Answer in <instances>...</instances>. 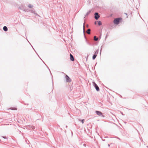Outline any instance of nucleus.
<instances>
[{
    "label": "nucleus",
    "instance_id": "1",
    "mask_svg": "<svg viewBox=\"0 0 148 148\" xmlns=\"http://www.w3.org/2000/svg\"><path fill=\"white\" fill-rule=\"evenodd\" d=\"M122 20V18H115L114 21V23L116 25H118L119 23V21Z\"/></svg>",
    "mask_w": 148,
    "mask_h": 148
},
{
    "label": "nucleus",
    "instance_id": "2",
    "mask_svg": "<svg viewBox=\"0 0 148 148\" xmlns=\"http://www.w3.org/2000/svg\"><path fill=\"white\" fill-rule=\"evenodd\" d=\"M92 83L94 86L95 87L96 90L97 91H99V89L97 85L94 82H93Z\"/></svg>",
    "mask_w": 148,
    "mask_h": 148
},
{
    "label": "nucleus",
    "instance_id": "3",
    "mask_svg": "<svg viewBox=\"0 0 148 148\" xmlns=\"http://www.w3.org/2000/svg\"><path fill=\"white\" fill-rule=\"evenodd\" d=\"M98 50L96 51L95 53V54L92 57V59L93 60H94L95 58H96V56H97V54L98 53Z\"/></svg>",
    "mask_w": 148,
    "mask_h": 148
},
{
    "label": "nucleus",
    "instance_id": "4",
    "mask_svg": "<svg viewBox=\"0 0 148 148\" xmlns=\"http://www.w3.org/2000/svg\"><path fill=\"white\" fill-rule=\"evenodd\" d=\"M96 112L97 115L99 116H100L101 115L103 117L104 116L102 114V113L100 111H96Z\"/></svg>",
    "mask_w": 148,
    "mask_h": 148
},
{
    "label": "nucleus",
    "instance_id": "5",
    "mask_svg": "<svg viewBox=\"0 0 148 148\" xmlns=\"http://www.w3.org/2000/svg\"><path fill=\"white\" fill-rule=\"evenodd\" d=\"M66 78L67 82H70L71 81V79L67 75L66 76Z\"/></svg>",
    "mask_w": 148,
    "mask_h": 148
},
{
    "label": "nucleus",
    "instance_id": "6",
    "mask_svg": "<svg viewBox=\"0 0 148 148\" xmlns=\"http://www.w3.org/2000/svg\"><path fill=\"white\" fill-rule=\"evenodd\" d=\"M95 18L96 19H98L99 17V15L98 13H95Z\"/></svg>",
    "mask_w": 148,
    "mask_h": 148
},
{
    "label": "nucleus",
    "instance_id": "7",
    "mask_svg": "<svg viewBox=\"0 0 148 148\" xmlns=\"http://www.w3.org/2000/svg\"><path fill=\"white\" fill-rule=\"evenodd\" d=\"M70 60L72 61H74V58L73 57V55L70 54Z\"/></svg>",
    "mask_w": 148,
    "mask_h": 148
},
{
    "label": "nucleus",
    "instance_id": "8",
    "mask_svg": "<svg viewBox=\"0 0 148 148\" xmlns=\"http://www.w3.org/2000/svg\"><path fill=\"white\" fill-rule=\"evenodd\" d=\"M3 29L5 31H6L8 30V28L6 26H4L3 27Z\"/></svg>",
    "mask_w": 148,
    "mask_h": 148
},
{
    "label": "nucleus",
    "instance_id": "9",
    "mask_svg": "<svg viewBox=\"0 0 148 148\" xmlns=\"http://www.w3.org/2000/svg\"><path fill=\"white\" fill-rule=\"evenodd\" d=\"M94 40L95 41H97L98 40V38L96 37V36H95L94 37Z\"/></svg>",
    "mask_w": 148,
    "mask_h": 148
},
{
    "label": "nucleus",
    "instance_id": "10",
    "mask_svg": "<svg viewBox=\"0 0 148 148\" xmlns=\"http://www.w3.org/2000/svg\"><path fill=\"white\" fill-rule=\"evenodd\" d=\"M90 29H88L87 32H86L88 34H90Z\"/></svg>",
    "mask_w": 148,
    "mask_h": 148
},
{
    "label": "nucleus",
    "instance_id": "11",
    "mask_svg": "<svg viewBox=\"0 0 148 148\" xmlns=\"http://www.w3.org/2000/svg\"><path fill=\"white\" fill-rule=\"evenodd\" d=\"M28 7L30 8H32L33 7V6L31 4H29L28 5Z\"/></svg>",
    "mask_w": 148,
    "mask_h": 148
},
{
    "label": "nucleus",
    "instance_id": "12",
    "mask_svg": "<svg viewBox=\"0 0 148 148\" xmlns=\"http://www.w3.org/2000/svg\"><path fill=\"white\" fill-rule=\"evenodd\" d=\"M101 24H102V23L101 21H99L98 22V25H101Z\"/></svg>",
    "mask_w": 148,
    "mask_h": 148
},
{
    "label": "nucleus",
    "instance_id": "13",
    "mask_svg": "<svg viewBox=\"0 0 148 148\" xmlns=\"http://www.w3.org/2000/svg\"><path fill=\"white\" fill-rule=\"evenodd\" d=\"M81 122L82 123H84V119H83L81 120Z\"/></svg>",
    "mask_w": 148,
    "mask_h": 148
},
{
    "label": "nucleus",
    "instance_id": "14",
    "mask_svg": "<svg viewBox=\"0 0 148 148\" xmlns=\"http://www.w3.org/2000/svg\"><path fill=\"white\" fill-rule=\"evenodd\" d=\"M3 138H4L7 139V138H6V137H3Z\"/></svg>",
    "mask_w": 148,
    "mask_h": 148
},
{
    "label": "nucleus",
    "instance_id": "15",
    "mask_svg": "<svg viewBox=\"0 0 148 148\" xmlns=\"http://www.w3.org/2000/svg\"><path fill=\"white\" fill-rule=\"evenodd\" d=\"M83 27H84V25Z\"/></svg>",
    "mask_w": 148,
    "mask_h": 148
}]
</instances>
